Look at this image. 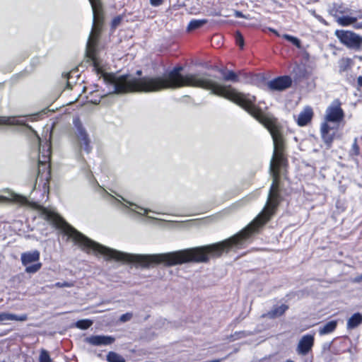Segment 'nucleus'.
<instances>
[{
    "label": "nucleus",
    "mask_w": 362,
    "mask_h": 362,
    "mask_svg": "<svg viewBox=\"0 0 362 362\" xmlns=\"http://www.w3.org/2000/svg\"><path fill=\"white\" fill-rule=\"evenodd\" d=\"M256 97L250 94L239 93L233 103L243 108L251 116L263 124L272 135L274 152L270 161L269 172L273 177L267 204L262 211L245 228L233 237L221 243L200 247H194L176 252L155 254L138 255V264L148 268L159 264L172 267L189 262H206L209 255L220 256L223 252L230 249L241 248L250 236L268 221L274 214L280 202L279 194V168L284 165L286 160L284 156V141L280 132V126L273 116L264 114L255 103Z\"/></svg>",
    "instance_id": "1"
},
{
    "label": "nucleus",
    "mask_w": 362,
    "mask_h": 362,
    "mask_svg": "<svg viewBox=\"0 0 362 362\" xmlns=\"http://www.w3.org/2000/svg\"><path fill=\"white\" fill-rule=\"evenodd\" d=\"M182 66L174 67L161 76L136 78L129 75H108L105 81L110 89V93L123 94L130 92H158L164 89H175L183 86H192L211 90L212 94L233 101L240 93L230 85H222L210 74H180Z\"/></svg>",
    "instance_id": "2"
},
{
    "label": "nucleus",
    "mask_w": 362,
    "mask_h": 362,
    "mask_svg": "<svg viewBox=\"0 0 362 362\" xmlns=\"http://www.w3.org/2000/svg\"><path fill=\"white\" fill-rule=\"evenodd\" d=\"M89 1L93 13V28L86 44V54L93 62V66L98 68V64L95 57V46L97 44L96 32L98 26L103 22V8L100 0H89Z\"/></svg>",
    "instance_id": "3"
},
{
    "label": "nucleus",
    "mask_w": 362,
    "mask_h": 362,
    "mask_svg": "<svg viewBox=\"0 0 362 362\" xmlns=\"http://www.w3.org/2000/svg\"><path fill=\"white\" fill-rule=\"evenodd\" d=\"M74 136L76 145L81 151L83 150L86 153L92 151L91 140L89 134L78 117L73 119Z\"/></svg>",
    "instance_id": "4"
},
{
    "label": "nucleus",
    "mask_w": 362,
    "mask_h": 362,
    "mask_svg": "<svg viewBox=\"0 0 362 362\" xmlns=\"http://www.w3.org/2000/svg\"><path fill=\"white\" fill-rule=\"evenodd\" d=\"M335 36L349 49L358 51L362 48V36L353 31L337 30Z\"/></svg>",
    "instance_id": "5"
},
{
    "label": "nucleus",
    "mask_w": 362,
    "mask_h": 362,
    "mask_svg": "<svg viewBox=\"0 0 362 362\" xmlns=\"http://www.w3.org/2000/svg\"><path fill=\"white\" fill-rule=\"evenodd\" d=\"M104 194L107 200H108L112 204L115 205L124 213H129L132 211L137 214L142 215L147 214L148 211H151L147 209L141 208L132 202L127 201L121 196H119V197L127 204L122 203L120 199L115 198L114 196L108 194L106 191L104 192ZM117 196L119 197V195Z\"/></svg>",
    "instance_id": "6"
},
{
    "label": "nucleus",
    "mask_w": 362,
    "mask_h": 362,
    "mask_svg": "<svg viewBox=\"0 0 362 362\" xmlns=\"http://www.w3.org/2000/svg\"><path fill=\"white\" fill-rule=\"evenodd\" d=\"M341 102L339 99L332 101L331 105L327 108L325 119L327 124L332 123L337 127L339 124L344 119V112L341 107Z\"/></svg>",
    "instance_id": "7"
},
{
    "label": "nucleus",
    "mask_w": 362,
    "mask_h": 362,
    "mask_svg": "<svg viewBox=\"0 0 362 362\" xmlns=\"http://www.w3.org/2000/svg\"><path fill=\"white\" fill-rule=\"evenodd\" d=\"M39 139V165H42L44 168L43 170H47L48 166L47 164L49 162L51 156V144L49 141H46L43 144Z\"/></svg>",
    "instance_id": "8"
},
{
    "label": "nucleus",
    "mask_w": 362,
    "mask_h": 362,
    "mask_svg": "<svg viewBox=\"0 0 362 362\" xmlns=\"http://www.w3.org/2000/svg\"><path fill=\"white\" fill-rule=\"evenodd\" d=\"M291 78L288 76H283L269 81L267 86L271 90L282 91L291 87Z\"/></svg>",
    "instance_id": "9"
},
{
    "label": "nucleus",
    "mask_w": 362,
    "mask_h": 362,
    "mask_svg": "<svg viewBox=\"0 0 362 362\" xmlns=\"http://www.w3.org/2000/svg\"><path fill=\"white\" fill-rule=\"evenodd\" d=\"M337 127H332L327 122H323L321 125V136L323 141L326 144L327 148H330L335 136Z\"/></svg>",
    "instance_id": "10"
},
{
    "label": "nucleus",
    "mask_w": 362,
    "mask_h": 362,
    "mask_svg": "<svg viewBox=\"0 0 362 362\" xmlns=\"http://www.w3.org/2000/svg\"><path fill=\"white\" fill-rule=\"evenodd\" d=\"M314 336L311 334L303 335L298 341L296 352L301 356L307 355L314 345Z\"/></svg>",
    "instance_id": "11"
},
{
    "label": "nucleus",
    "mask_w": 362,
    "mask_h": 362,
    "mask_svg": "<svg viewBox=\"0 0 362 362\" xmlns=\"http://www.w3.org/2000/svg\"><path fill=\"white\" fill-rule=\"evenodd\" d=\"M85 341L93 346H107L115 341V338L111 336L92 335L85 339Z\"/></svg>",
    "instance_id": "12"
},
{
    "label": "nucleus",
    "mask_w": 362,
    "mask_h": 362,
    "mask_svg": "<svg viewBox=\"0 0 362 362\" xmlns=\"http://www.w3.org/2000/svg\"><path fill=\"white\" fill-rule=\"evenodd\" d=\"M313 116V112L312 108L310 107H306L298 115V119L296 120L297 124L300 127H304L311 121Z\"/></svg>",
    "instance_id": "13"
},
{
    "label": "nucleus",
    "mask_w": 362,
    "mask_h": 362,
    "mask_svg": "<svg viewBox=\"0 0 362 362\" xmlns=\"http://www.w3.org/2000/svg\"><path fill=\"white\" fill-rule=\"evenodd\" d=\"M40 252L37 250L21 254V260L23 266H27L33 262H38L40 259Z\"/></svg>",
    "instance_id": "14"
},
{
    "label": "nucleus",
    "mask_w": 362,
    "mask_h": 362,
    "mask_svg": "<svg viewBox=\"0 0 362 362\" xmlns=\"http://www.w3.org/2000/svg\"><path fill=\"white\" fill-rule=\"evenodd\" d=\"M288 309V306L285 304H282L281 305H274L271 310L265 314H263L262 317L269 319H275L283 315Z\"/></svg>",
    "instance_id": "15"
},
{
    "label": "nucleus",
    "mask_w": 362,
    "mask_h": 362,
    "mask_svg": "<svg viewBox=\"0 0 362 362\" xmlns=\"http://www.w3.org/2000/svg\"><path fill=\"white\" fill-rule=\"evenodd\" d=\"M27 320H28V315L26 314L17 315L8 313H0V322L13 321V320L23 322Z\"/></svg>",
    "instance_id": "16"
},
{
    "label": "nucleus",
    "mask_w": 362,
    "mask_h": 362,
    "mask_svg": "<svg viewBox=\"0 0 362 362\" xmlns=\"http://www.w3.org/2000/svg\"><path fill=\"white\" fill-rule=\"evenodd\" d=\"M25 125L22 120L18 119L16 117L0 116V126H18Z\"/></svg>",
    "instance_id": "17"
},
{
    "label": "nucleus",
    "mask_w": 362,
    "mask_h": 362,
    "mask_svg": "<svg viewBox=\"0 0 362 362\" xmlns=\"http://www.w3.org/2000/svg\"><path fill=\"white\" fill-rule=\"evenodd\" d=\"M337 326V320H331L325 325L320 326L318 329V333L320 335H325L329 334L332 332H333Z\"/></svg>",
    "instance_id": "18"
},
{
    "label": "nucleus",
    "mask_w": 362,
    "mask_h": 362,
    "mask_svg": "<svg viewBox=\"0 0 362 362\" xmlns=\"http://www.w3.org/2000/svg\"><path fill=\"white\" fill-rule=\"evenodd\" d=\"M362 323V314L356 313L352 315L347 320V329H354Z\"/></svg>",
    "instance_id": "19"
},
{
    "label": "nucleus",
    "mask_w": 362,
    "mask_h": 362,
    "mask_svg": "<svg viewBox=\"0 0 362 362\" xmlns=\"http://www.w3.org/2000/svg\"><path fill=\"white\" fill-rule=\"evenodd\" d=\"M353 61L350 58H342L339 61V72L341 75L347 73L352 67Z\"/></svg>",
    "instance_id": "20"
},
{
    "label": "nucleus",
    "mask_w": 362,
    "mask_h": 362,
    "mask_svg": "<svg viewBox=\"0 0 362 362\" xmlns=\"http://www.w3.org/2000/svg\"><path fill=\"white\" fill-rule=\"evenodd\" d=\"M349 11L350 10L348 8L344 7L343 4L336 3H334L329 9V13L334 16L336 19L339 17L337 13L344 14L349 13Z\"/></svg>",
    "instance_id": "21"
},
{
    "label": "nucleus",
    "mask_w": 362,
    "mask_h": 362,
    "mask_svg": "<svg viewBox=\"0 0 362 362\" xmlns=\"http://www.w3.org/2000/svg\"><path fill=\"white\" fill-rule=\"evenodd\" d=\"M336 21L339 25L341 26H349L352 25L357 21V17L354 16H343L340 17H337Z\"/></svg>",
    "instance_id": "22"
},
{
    "label": "nucleus",
    "mask_w": 362,
    "mask_h": 362,
    "mask_svg": "<svg viewBox=\"0 0 362 362\" xmlns=\"http://www.w3.org/2000/svg\"><path fill=\"white\" fill-rule=\"evenodd\" d=\"M208 21L206 19H193L189 21L187 30V31H193L197 30L203 25H204Z\"/></svg>",
    "instance_id": "23"
},
{
    "label": "nucleus",
    "mask_w": 362,
    "mask_h": 362,
    "mask_svg": "<svg viewBox=\"0 0 362 362\" xmlns=\"http://www.w3.org/2000/svg\"><path fill=\"white\" fill-rule=\"evenodd\" d=\"M219 72L222 74L225 81L238 82L239 81L238 75L233 71L226 72L224 69H220Z\"/></svg>",
    "instance_id": "24"
},
{
    "label": "nucleus",
    "mask_w": 362,
    "mask_h": 362,
    "mask_svg": "<svg viewBox=\"0 0 362 362\" xmlns=\"http://www.w3.org/2000/svg\"><path fill=\"white\" fill-rule=\"evenodd\" d=\"M252 334V333L251 332H248V331L235 332L234 334H231V335H230L228 337V339L230 341H234L240 339L242 338L247 337L250 336Z\"/></svg>",
    "instance_id": "25"
},
{
    "label": "nucleus",
    "mask_w": 362,
    "mask_h": 362,
    "mask_svg": "<svg viewBox=\"0 0 362 362\" xmlns=\"http://www.w3.org/2000/svg\"><path fill=\"white\" fill-rule=\"evenodd\" d=\"M107 361L108 362H125V359L123 356L113 351H110L107 354Z\"/></svg>",
    "instance_id": "26"
},
{
    "label": "nucleus",
    "mask_w": 362,
    "mask_h": 362,
    "mask_svg": "<svg viewBox=\"0 0 362 362\" xmlns=\"http://www.w3.org/2000/svg\"><path fill=\"white\" fill-rule=\"evenodd\" d=\"M93 325V321L90 320H80L76 322V327L81 329H87Z\"/></svg>",
    "instance_id": "27"
},
{
    "label": "nucleus",
    "mask_w": 362,
    "mask_h": 362,
    "mask_svg": "<svg viewBox=\"0 0 362 362\" xmlns=\"http://www.w3.org/2000/svg\"><path fill=\"white\" fill-rule=\"evenodd\" d=\"M282 37L287 40L288 41H289L290 42H291L293 45H294L296 47L298 48H300L301 47V42H300V40L294 37V36H292V35H288V34H284L282 35Z\"/></svg>",
    "instance_id": "28"
},
{
    "label": "nucleus",
    "mask_w": 362,
    "mask_h": 362,
    "mask_svg": "<svg viewBox=\"0 0 362 362\" xmlns=\"http://www.w3.org/2000/svg\"><path fill=\"white\" fill-rule=\"evenodd\" d=\"M25 272L28 274H34L36 273L37 271H39L42 267V263L37 262L36 264H34L33 265H27L25 266Z\"/></svg>",
    "instance_id": "29"
},
{
    "label": "nucleus",
    "mask_w": 362,
    "mask_h": 362,
    "mask_svg": "<svg viewBox=\"0 0 362 362\" xmlns=\"http://www.w3.org/2000/svg\"><path fill=\"white\" fill-rule=\"evenodd\" d=\"M11 199L15 202L20 203L21 204H27L28 202V201L25 197H23L15 193H12Z\"/></svg>",
    "instance_id": "30"
},
{
    "label": "nucleus",
    "mask_w": 362,
    "mask_h": 362,
    "mask_svg": "<svg viewBox=\"0 0 362 362\" xmlns=\"http://www.w3.org/2000/svg\"><path fill=\"white\" fill-rule=\"evenodd\" d=\"M39 361L40 362H52L49 353L45 349L41 350Z\"/></svg>",
    "instance_id": "31"
},
{
    "label": "nucleus",
    "mask_w": 362,
    "mask_h": 362,
    "mask_svg": "<svg viewBox=\"0 0 362 362\" xmlns=\"http://www.w3.org/2000/svg\"><path fill=\"white\" fill-rule=\"evenodd\" d=\"M74 286V284L72 282H57L54 285H52L50 288L57 287V288H63V287H72Z\"/></svg>",
    "instance_id": "32"
},
{
    "label": "nucleus",
    "mask_w": 362,
    "mask_h": 362,
    "mask_svg": "<svg viewBox=\"0 0 362 362\" xmlns=\"http://www.w3.org/2000/svg\"><path fill=\"white\" fill-rule=\"evenodd\" d=\"M236 43L242 48L244 45V39L240 32H237L235 34Z\"/></svg>",
    "instance_id": "33"
},
{
    "label": "nucleus",
    "mask_w": 362,
    "mask_h": 362,
    "mask_svg": "<svg viewBox=\"0 0 362 362\" xmlns=\"http://www.w3.org/2000/svg\"><path fill=\"white\" fill-rule=\"evenodd\" d=\"M352 151L353 153L356 156L359 155L360 151H359V146L357 144V139L355 138L354 144L352 145Z\"/></svg>",
    "instance_id": "34"
},
{
    "label": "nucleus",
    "mask_w": 362,
    "mask_h": 362,
    "mask_svg": "<svg viewBox=\"0 0 362 362\" xmlns=\"http://www.w3.org/2000/svg\"><path fill=\"white\" fill-rule=\"evenodd\" d=\"M149 1L152 6L157 7L162 5L164 0H149Z\"/></svg>",
    "instance_id": "35"
},
{
    "label": "nucleus",
    "mask_w": 362,
    "mask_h": 362,
    "mask_svg": "<svg viewBox=\"0 0 362 362\" xmlns=\"http://www.w3.org/2000/svg\"><path fill=\"white\" fill-rule=\"evenodd\" d=\"M131 317H132V314L125 313V314H123L122 315H121L119 320L122 322H126V321L129 320L131 319Z\"/></svg>",
    "instance_id": "36"
},
{
    "label": "nucleus",
    "mask_w": 362,
    "mask_h": 362,
    "mask_svg": "<svg viewBox=\"0 0 362 362\" xmlns=\"http://www.w3.org/2000/svg\"><path fill=\"white\" fill-rule=\"evenodd\" d=\"M122 18L119 16L115 17L112 21V26L113 28L117 27L121 22Z\"/></svg>",
    "instance_id": "37"
},
{
    "label": "nucleus",
    "mask_w": 362,
    "mask_h": 362,
    "mask_svg": "<svg viewBox=\"0 0 362 362\" xmlns=\"http://www.w3.org/2000/svg\"><path fill=\"white\" fill-rule=\"evenodd\" d=\"M235 16L237 18H246L241 11H236L235 12Z\"/></svg>",
    "instance_id": "38"
},
{
    "label": "nucleus",
    "mask_w": 362,
    "mask_h": 362,
    "mask_svg": "<svg viewBox=\"0 0 362 362\" xmlns=\"http://www.w3.org/2000/svg\"><path fill=\"white\" fill-rule=\"evenodd\" d=\"M354 28L355 29H362V22L360 23H355L354 25Z\"/></svg>",
    "instance_id": "39"
},
{
    "label": "nucleus",
    "mask_w": 362,
    "mask_h": 362,
    "mask_svg": "<svg viewBox=\"0 0 362 362\" xmlns=\"http://www.w3.org/2000/svg\"><path fill=\"white\" fill-rule=\"evenodd\" d=\"M358 86L362 87V76H359L357 78Z\"/></svg>",
    "instance_id": "40"
},
{
    "label": "nucleus",
    "mask_w": 362,
    "mask_h": 362,
    "mask_svg": "<svg viewBox=\"0 0 362 362\" xmlns=\"http://www.w3.org/2000/svg\"><path fill=\"white\" fill-rule=\"evenodd\" d=\"M356 16L355 17H357V20L359 18V19H361L362 18V11H356Z\"/></svg>",
    "instance_id": "41"
},
{
    "label": "nucleus",
    "mask_w": 362,
    "mask_h": 362,
    "mask_svg": "<svg viewBox=\"0 0 362 362\" xmlns=\"http://www.w3.org/2000/svg\"><path fill=\"white\" fill-rule=\"evenodd\" d=\"M354 281L358 283L362 281V274L356 277Z\"/></svg>",
    "instance_id": "42"
},
{
    "label": "nucleus",
    "mask_w": 362,
    "mask_h": 362,
    "mask_svg": "<svg viewBox=\"0 0 362 362\" xmlns=\"http://www.w3.org/2000/svg\"><path fill=\"white\" fill-rule=\"evenodd\" d=\"M269 31H271V32H272L273 33H274L276 35H277V36H279V35H279V33H278V31H277V30H276L275 29H273V28H269Z\"/></svg>",
    "instance_id": "43"
},
{
    "label": "nucleus",
    "mask_w": 362,
    "mask_h": 362,
    "mask_svg": "<svg viewBox=\"0 0 362 362\" xmlns=\"http://www.w3.org/2000/svg\"><path fill=\"white\" fill-rule=\"evenodd\" d=\"M315 16L320 21L324 22L325 21L322 19V18L318 15H315Z\"/></svg>",
    "instance_id": "44"
},
{
    "label": "nucleus",
    "mask_w": 362,
    "mask_h": 362,
    "mask_svg": "<svg viewBox=\"0 0 362 362\" xmlns=\"http://www.w3.org/2000/svg\"><path fill=\"white\" fill-rule=\"evenodd\" d=\"M315 16L320 21L324 22L325 21L322 19V18L318 15H315Z\"/></svg>",
    "instance_id": "45"
},
{
    "label": "nucleus",
    "mask_w": 362,
    "mask_h": 362,
    "mask_svg": "<svg viewBox=\"0 0 362 362\" xmlns=\"http://www.w3.org/2000/svg\"><path fill=\"white\" fill-rule=\"evenodd\" d=\"M74 72L73 71H71L69 73H66L65 74L66 77H67V78L69 79L70 77H71V74H72Z\"/></svg>",
    "instance_id": "46"
},
{
    "label": "nucleus",
    "mask_w": 362,
    "mask_h": 362,
    "mask_svg": "<svg viewBox=\"0 0 362 362\" xmlns=\"http://www.w3.org/2000/svg\"><path fill=\"white\" fill-rule=\"evenodd\" d=\"M40 171H41V170H40V166H39V168H38V177H39V176H40Z\"/></svg>",
    "instance_id": "47"
},
{
    "label": "nucleus",
    "mask_w": 362,
    "mask_h": 362,
    "mask_svg": "<svg viewBox=\"0 0 362 362\" xmlns=\"http://www.w3.org/2000/svg\"><path fill=\"white\" fill-rule=\"evenodd\" d=\"M141 74V71H137V74H138V75H140Z\"/></svg>",
    "instance_id": "48"
},
{
    "label": "nucleus",
    "mask_w": 362,
    "mask_h": 362,
    "mask_svg": "<svg viewBox=\"0 0 362 362\" xmlns=\"http://www.w3.org/2000/svg\"><path fill=\"white\" fill-rule=\"evenodd\" d=\"M49 175V173L48 172L47 174V177H46V179L48 178V176Z\"/></svg>",
    "instance_id": "49"
},
{
    "label": "nucleus",
    "mask_w": 362,
    "mask_h": 362,
    "mask_svg": "<svg viewBox=\"0 0 362 362\" xmlns=\"http://www.w3.org/2000/svg\"><path fill=\"white\" fill-rule=\"evenodd\" d=\"M4 197H0V200H4Z\"/></svg>",
    "instance_id": "50"
},
{
    "label": "nucleus",
    "mask_w": 362,
    "mask_h": 362,
    "mask_svg": "<svg viewBox=\"0 0 362 362\" xmlns=\"http://www.w3.org/2000/svg\"><path fill=\"white\" fill-rule=\"evenodd\" d=\"M286 362H294V361H293L291 360H287Z\"/></svg>",
    "instance_id": "51"
}]
</instances>
